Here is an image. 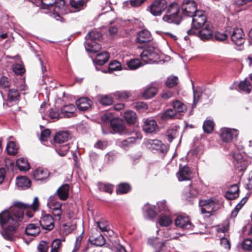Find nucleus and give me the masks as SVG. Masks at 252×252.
<instances>
[{"label": "nucleus", "instance_id": "a18cd8bd", "mask_svg": "<svg viewBox=\"0 0 252 252\" xmlns=\"http://www.w3.org/2000/svg\"><path fill=\"white\" fill-rule=\"evenodd\" d=\"M234 160L236 161L235 165L239 167V165L236 164H240V166L241 167L240 170H243L246 169L245 162L243 160V158L240 154H234L233 156Z\"/></svg>", "mask_w": 252, "mask_h": 252}, {"label": "nucleus", "instance_id": "338daca9", "mask_svg": "<svg viewBox=\"0 0 252 252\" xmlns=\"http://www.w3.org/2000/svg\"><path fill=\"white\" fill-rule=\"evenodd\" d=\"M49 116L52 119H59L60 118V114L58 110L51 108L49 111Z\"/></svg>", "mask_w": 252, "mask_h": 252}, {"label": "nucleus", "instance_id": "864d4df0", "mask_svg": "<svg viewBox=\"0 0 252 252\" xmlns=\"http://www.w3.org/2000/svg\"><path fill=\"white\" fill-rule=\"evenodd\" d=\"M142 63L138 59H133L128 62L127 65L130 69H136L141 65Z\"/></svg>", "mask_w": 252, "mask_h": 252}, {"label": "nucleus", "instance_id": "4d7b16f0", "mask_svg": "<svg viewBox=\"0 0 252 252\" xmlns=\"http://www.w3.org/2000/svg\"><path fill=\"white\" fill-rule=\"evenodd\" d=\"M136 139L133 137H128L127 139L122 141L121 146L124 148H127L134 144Z\"/></svg>", "mask_w": 252, "mask_h": 252}, {"label": "nucleus", "instance_id": "7c9ffc66", "mask_svg": "<svg viewBox=\"0 0 252 252\" xmlns=\"http://www.w3.org/2000/svg\"><path fill=\"white\" fill-rule=\"evenodd\" d=\"M16 185L19 188L27 189L31 186V181L26 177H17L16 179Z\"/></svg>", "mask_w": 252, "mask_h": 252}, {"label": "nucleus", "instance_id": "aec40b11", "mask_svg": "<svg viewBox=\"0 0 252 252\" xmlns=\"http://www.w3.org/2000/svg\"><path fill=\"white\" fill-rule=\"evenodd\" d=\"M152 38L150 32L148 30H144L138 33L136 41L138 43H143L150 41Z\"/></svg>", "mask_w": 252, "mask_h": 252}, {"label": "nucleus", "instance_id": "8fccbe9b", "mask_svg": "<svg viewBox=\"0 0 252 252\" xmlns=\"http://www.w3.org/2000/svg\"><path fill=\"white\" fill-rule=\"evenodd\" d=\"M54 197L51 196L48 199V202L47 203V205L49 208L52 210L53 211V208L55 209H58L59 208H61L62 203L59 202H55L54 200Z\"/></svg>", "mask_w": 252, "mask_h": 252}, {"label": "nucleus", "instance_id": "423d86ee", "mask_svg": "<svg viewBox=\"0 0 252 252\" xmlns=\"http://www.w3.org/2000/svg\"><path fill=\"white\" fill-rule=\"evenodd\" d=\"M198 10L197 4L194 0H184L183 1L182 5V12L184 15L192 17Z\"/></svg>", "mask_w": 252, "mask_h": 252}, {"label": "nucleus", "instance_id": "de8ad7c7", "mask_svg": "<svg viewBox=\"0 0 252 252\" xmlns=\"http://www.w3.org/2000/svg\"><path fill=\"white\" fill-rule=\"evenodd\" d=\"M99 189L109 193H111L113 190V186L111 184L100 183L98 184Z\"/></svg>", "mask_w": 252, "mask_h": 252}, {"label": "nucleus", "instance_id": "cd10ccee", "mask_svg": "<svg viewBox=\"0 0 252 252\" xmlns=\"http://www.w3.org/2000/svg\"><path fill=\"white\" fill-rule=\"evenodd\" d=\"M96 227L102 232H107L109 235L113 233V231L110 229L108 222L105 220H100L96 222Z\"/></svg>", "mask_w": 252, "mask_h": 252}, {"label": "nucleus", "instance_id": "603ef678", "mask_svg": "<svg viewBox=\"0 0 252 252\" xmlns=\"http://www.w3.org/2000/svg\"><path fill=\"white\" fill-rule=\"evenodd\" d=\"M6 150L9 155L16 154L17 153V148L15 143L13 141L8 142L6 146Z\"/></svg>", "mask_w": 252, "mask_h": 252}, {"label": "nucleus", "instance_id": "ea45409f", "mask_svg": "<svg viewBox=\"0 0 252 252\" xmlns=\"http://www.w3.org/2000/svg\"><path fill=\"white\" fill-rule=\"evenodd\" d=\"M124 118L129 124H134L136 119V115L132 111H127L124 113Z\"/></svg>", "mask_w": 252, "mask_h": 252}, {"label": "nucleus", "instance_id": "2eb2a0df", "mask_svg": "<svg viewBox=\"0 0 252 252\" xmlns=\"http://www.w3.org/2000/svg\"><path fill=\"white\" fill-rule=\"evenodd\" d=\"M177 178L180 181L189 180L191 179V171L187 166L180 167L177 173Z\"/></svg>", "mask_w": 252, "mask_h": 252}, {"label": "nucleus", "instance_id": "37998d69", "mask_svg": "<svg viewBox=\"0 0 252 252\" xmlns=\"http://www.w3.org/2000/svg\"><path fill=\"white\" fill-rule=\"evenodd\" d=\"M130 189V186L128 184L121 183L118 185L116 191L118 194H125L129 192Z\"/></svg>", "mask_w": 252, "mask_h": 252}, {"label": "nucleus", "instance_id": "6e6552de", "mask_svg": "<svg viewBox=\"0 0 252 252\" xmlns=\"http://www.w3.org/2000/svg\"><path fill=\"white\" fill-rule=\"evenodd\" d=\"M89 241L94 245L98 247H101L105 243V240L97 228H94L92 229V234L90 235Z\"/></svg>", "mask_w": 252, "mask_h": 252}, {"label": "nucleus", "instance_id": "c85d7f7f", "mask_svg": "<svg viewBox=\"0 0 252 252\" xmlns=\"http://www.w3.org/2000/svg\"><path fill=\"white\" fill-rule=\"evenodd\" d=\"M56 0H41L36 1V6L40 7L43 9L51 10L54 6Z\"/></svg>", "mask_w": 252, "mask_h": 252}, {"label": "nucleus", "instance_id": "bb28decb", "mask_svg": "<svg viewBox=\"0 0 252 252\" xmlns=\"http://www.w3.org/2000/svg\"><path fill=\"white\" fill-rule=\"evenodd\" d=\"M69 187L67 184L62 186L57 190V193L60 199L64 200L68 197Z\"/></svg>", "mask_w": 252, "mask_h": 252}, {"label": "nucleus", "instance_id": "a878e982", "mask_svg": "<svg viewBox=\"0 0 252 252\" xmlns=\"http://www.w3.org/2000/svg\"><path fill=\"white\" fill-rule=\"evenodd\" d=\"M111 126L113 130L117 132H122L125 128L124 122L117 118L114 119L111 121Z\"/></svg>", "mask_w": 252, "mask_h": 252}, {"label": "nucleus", "instance_id": "052dcab7", "mask_svg": "<svg viewBox=\"0 0 252 252\" xmlns=\"http://www.w3.org/2000/svg\"><path fill=\"white\" fill-rule=\"evenodd\" d=\"M177 129L175 128L169 129L166 132V136L168 138V140L171 142L177 136Z\"/></svg>", "mask_w": 252, "mask_h": 252}, {"label": "nucleus", "instance_id": "20e7f679", "mask_svg": "<svg viewBox=\"0 0 252 252\" xmlns=\"http://www.w3.org/2000/svg\"><path fill=\"white\" fill-rule=\"evenodd\" d=\"M168 6L166 0H154L147 7V11L153 16H160Z\"/></svg>", "mask_w": 252, "mask_h": 252}, {"label": "nucleus", "instance_id": "dca6fc26", "mask_svg": "<svg viewBox=\"0 0 252 252\" xmlns=\"http://www.w3.org/2000/svg\"><path fill=\"white\" fill-rule=\"evenodd\" d=\"M50 173L46 169L38 168L35 169L32 173L33 178L37 181H43L48 178Z\"/></svg>", "mask_w": 252, "mask_h": 252}, {"label": "nucleus", "instance_id": "9b49d317", "mask_svg": "<svg viewBox=\"0 0 252 252\" xmlns=\"http://www.w3.org/2000/svg\"><path fill=\"white\" fill-rule=\"evenodd\" d=\"M199 31L196 32L198 36L202 40H207L211 39L213 36L212 26L210 23H207L205 26L199 28Z\"/></svg>", "mask_w": 252, "mask_h": 252}, {"label": "nucleus", "instance_id": "5701e85b", "mask_svg": "<svg viewBox=\"0 0 252 252\" xmlns=\"http://www.w3.org/2000/svg\"><path fill=\"white\" fill-rule=\"evenodd\" d=\"M239 187L237 184L232 185L227 191L225 196L229 200L235 199L239 195Z\"/></svg>", "mask_w": 252, "mask_h": 252}, {"label": "nucleus", "instance_id": "e2e57ef3", "mask_svg": "<svg viewBox=\"0 0 252 252\" xmlns=\"http://www.w3.org/2000/svg\"><path fill=\"white\" fill-rule=\"evenodd\" d=\"M69 146L68 144H65L63 146H61V147L58 149V150H56L58 152V154L61 156H64L68 152Z\"/></svg>", "mask_w": 252, "mask_h": 252}, {"label": "nucleus", "instance_id": "774afa93", "mask_svg": "<svg viewBox=\"0 0 252 252\" xmlns=\"http://www.w3.org/2000/svg\"><path fill=\"white\" fill-rule=\"evenodd\" d=\"M134 107L138 111H144L148 109L147 105L143 102H138L135 103Z\"/></svg>", "mask_w": 252, "mask_h": 252}, {"label": "nucleus", "instance_id": "6e6d98bb", "mask_svg": "<svg viewBox=\"0 0 252 252\" xmlns=\"http://www.w3.org/2000/svg\"><path fill=\"white\" fill-rule=\"evenodd\" d=\"M178 77L176 76H171L169 77L166 80V85L168 88H172L177 85L178 84Z\"/></svg>", "mask_w": 252, "mask_h": 252}, {"label": "nucleus", "instance_id": "393cba45", "mask_svg": "<svg viewBox=\"0 0 252 252\" xmlns=\"http://www.w3.org/2000/svg\"><path fill=\"white\" fill-rule=\"evenodd\" d=\"M25 232L27 235L34 237L39 234L40 228L37 224L31 223L27 226Z\"/></svg>", "mask_w": 252, "mask_h": 252}, {"label": "nucleus", "instance_id": "09e8293b", "mask_svg": "<svg viewBox=\"0 0 252 252\" xmlns=\"http://www.w3.org/2000/svg\"><path fill=\"white\" fill-rule=\"evenodd\" d=\"M214 122L211 120H206L204 121L203 128L205 132L211 133L214 129Z\"/></svg>", "mask_w": 252, "mask_h": 252}, {"label": "nucleus", "instance_id": "680f3d73", "mask_svg": "<svg viewBox=\"0 0 252 252\" xmlns=\"http://www.w3.org/2000/svg\"><path fill=\"white\" fill-rule=\"evenodd\" d=\"M220 244L226 251H228L230 249L229 240L226 238L222 237L220 240Z\"/></svg>", "mask_w": 252, "mask_h": 252}, {"label": "nucleus", "instance_id": "2f4dec72", "mask_svg": "<svg viewBox=\"0 0 252 252\" xmlns=\"http://www.w3.org/2000/svg\"><path fill=\"white\" fill-rule=\"evenodd\" d=\"M16 165L21 171H27L30 169V164L28 160L24 158L17 159Z\"/></svg>", "mask_w": 252, "mask_h": 252}, {"label": "nucleus", "instance_id": "f8f14e48", "mask_svg": "<svg viewBox=\"0 0 252 252\" xmlns=\"http://www.w3.org/2000/svg\"><path fill=\"white\" fill-rule=\"evenodd\" d=\"M39 223L43 229L48 231L52 230L55 226L54 219L49 214H42Z\"/></svg>", "mask_w": 252, "mask_h": 252}, {"label": "nucleus", "instance_id": "f03ea898", "mask_svg": "<svg viewBox=\"0 0 252 252\" xmlns=\"http://www.w3.org/2000/svg\"><path fill=\"white\" fill-rule=\"evenodd\" d=\"M166 13L162 16L163 21L168 23H175L178 25L180 23L182 18L180 14V7L176 2L168 4Z\"/></svg>", "mask_w": 252, "mask_h": 252}, {"label": "nucleus", "instance_id": "c03bdc74", "mask_svg": "<svg viewBox=\"0 0 252 252\" xmlns=\"http://www.w3.org/2000/svg\"><path fill=\"white\" fill-rule=\"evenodd\" d=\"M99 102L103 105H110L112 104L113 99L111 96L108 95H100L98 96Z\"/></svg>", "mask_w": 252, "mask_h": 252}, {"label": "nucleus", "instance_id": "9d476101", "mask_svg": "<svg viewBox=\"0 0 252 252\" xmlns=\"http://www.w3.org/2000/svg\"><path fill=\"white\" fill-rule=\"evenodd\" d=\"M175 223L176 226L186 230H193L194 227L191 223L188 217L178 216L175 220Z\"/></svg>", "mask_w": 252, "mask_h": 252}, {"label": "nucleus", "instance_id": "6ab92c4d", "mask_svg": "<svg viewBox=\"0 0 252 252\" xmlns=\"http://www.w3.org/2000/svg\"><path fill=\"white\" fill-rule=\"evenodd\" d=\"M92 104V101L87 97H82L76 101V106L80 111L88 110L91 107Z\"/></svg>", "mask_w": 252, "mask_h": 252}, {"label": "nucleus", "instance_id": "f257e3e1", "mask_svg": "<svg viewBox=\"0 0 252 252\" xmlns=\"http://www.w3.org/2000/svg\"><path fill=\"white\" fill-rule=\"evenodd\" d=\"M39 206L37 197H35L31 205L24 204L20 202H15L14 206L8 211H4L0 214V223L3 228L0 232L4 239L11 241L16 233L18 226V221H21L23 218L22 209H32V211H27L26 215L29 218L33 216Z\"/></svg>", "mask_w": 252, "mask_h": 252}, {"label": "nucleus", "instance_id": "3c124183", "mask_svg": "<svg viewBox=\"0 0 252 252\" xmlns=\"http://www.w3.org/2000/svg\"><path fill=\"white\" fill-rule=\"evenodd\" d=\"M121 69V65L120 62L117 61H113L109 63L108 72L109 73L113 71L120 70Z\"/></svg>", "mask_w": 252, "mask_h": 252}, {"label": "nucleus", "instance_id": "0eeeda50", "mask_svg": "<svg viewBox=\"0 0 252 252\" xmlns=\"http://www.w3.org/2000/svg\"><path fill=\"white\" fill-rule=\"evenodd\" d=\"M239 132L236 129L223 127L220 130V137L223 142L229 143L232 141L234 137L236 138Z\"/></svg>", "mask_w": 252, "mask_h": 252}, {"label": "nucleus", "instance_id": "f3484780", "mask_svg": "<svg viewBox=\"0 0 252 252\" xmlns=\"http://www.w3.org/2000/svg\"><path fill=\"white\" fill-rule=\"evenodd\" d=\"M200 205L202 206V213L211 214L214 211L216 203L212 200H207L201 201L200 202Z\"/></svg>", "mask_w": 252, "mask_h": 252}, {"label": "nucleus", "instance_id": "7ed1b4c3", "mask_svg": "<svg viewBox=\"0 0 252 252\" xmlns=\"http://www.w3.org/2000/svg\"><path fill=\"white\" fill-rule=\"evenodd\" d=\"M191 17H192V29L188 31L189 34H196V32L194 30H198L202 26L204 27L206 24L210 23L207 21L206 16L204 11L202 10H198Z\"/></svg>", "mask_w": 252, "mask_h": 252}, {"label": "nucleus", "instance_id": "c9c22d12", "mask_svg": "<svg viewBox=\"0 0 252 252\" xmlns=\"http://www.w3.org/2000/svg\"><path fill=\"white\" fill-rule=\"evenodd\" d=\"M158 90L154 87H149L146 89L142 94V95L146 99L154 97L157 93Z\"/></svg>", "mask_w": 252, "mask_h": 252}, {"label": "nucleus", "instance_id": "f704fd0d", "mask_svg": "<svg viewBox=\"0 0 252 252\" xmlns=\"http://www.w3.org/2000/svg\"><path fill=\"white\" fill-rule=\"evenodd\" d=\"M158 222L161 226L167 227L172 223V220L168 216L161 215L158 218Z\"/></svg>", "mask_w": 252, "mask_h": 252}, {"label": "nucleus", "instance_id": "b1692460", "mask_svg": "<svg viewBox=\"0 0 252 252\" xmlns=\"http://www.w3.org/2000/svg\"><path fill=\"white\" fill-rule=\"evenodd\" d=\"M110 57L109 54L107 52H101L96 55L94 62L97 65H102L105 63Z\"/></svg>", "mask_w": 252, "mask_h": 252}, {"label": "nucleus", "instance_id": "49530a36", "mask_svg": "<svg viewBox=\"0 0 252 252\" xmlns=\"http://www.w3.org/2000/svg\"><path fill=\"white\" fill-rule=\"evenodd\" d=\"M239 88L241 91L247 93H250L251 91L252 86L250 82L245 80L240 83Z\"/></svg>", "mask_w": 252, "mask_h": 252}, {"label": "nucleus", "instance_id": "4c0bfd02", "mask_svg": "<svg viewBox=\"0 0 252 252\" xmlns=\"http://www.w3.org/2000/svg\"><path fill=\"white\" fill-rule=\"evenodd\" d=\"M176 115L175 110L172 109H168L161 115V119L164 121L172 119Z\"/></svg>", "mask_w": 252, "mask_h": 252}, {"label": "nucleus", "instance_id": "4468645a", "mask_svg": "<svg viewBox=\"0 0 252 252\" xmlns=\"http://www.w3.org/2000/svg\"><path fill=\"white\" fill-rule=\"evenodd\" d=\"M148 143L150 145V148H151L154 151H156L162 154H164L167 151V146L160 141L157 139L149 140Z\"/></svg>", "mask_w": 252, "mask_h": 252}, {"label": "nucleus", "instance_id": "72a5a7b5", "mask_svg": "<svg viewBox=\"0 0 252 252\" xmlns=\"http://www.w3.org/2000/svg\"><path fill=\"white\" fill-rule=\"evenodd\" d=\"M70 4L76 11H78L86 6V2L84 0H70Z\"/></svg>", "mask_w": 252, "mask_h": 252}, {"label": "nucleus", "instance_id": "a211bd4d", "mask_svg": "<svg viewBox=\"0 0 252 252\" xmlns=\"http://www.w3.org/2000/svg\"><path fill=\"white\" fill-rule=\"evenodd\" d=\"M142 127L145 132L152 133L158 128V125L154 120L148 119L144 121Z\"/></svg>", "mask_w": 252, "mask_h": 252}, {"label": "nucleus", "instance_id": "13d9d810", "mask_svg": "<svg viewBox=\"0 0 252 252\" xmlns=\"http://www.w3.org/2000/svg\"><path fill=\"white\" fill-rule=\"evenodd\" d=\"M49 248V245L47 242L41 241L37 246V250L38 252H48Z\"/></svg>", "mask_w": 252, "mask_h": 252}, {"label": "nucleus", "instance_id": "0e129e2a", "mask_svg": "<svg viewBox=\"0 0 252 252\" xmlns=\"http://www.w3.org/2000/svg\"><path fill=\"white\" fill-rule=\"evenodd\" d=\"M10 86V83L8 79L5 76H2L0 78V87L3 88H8Z\"/></svg>", "mask_w": 252, "mask_h": 252}, {"label": "nucleus", "instance_id": "69168bd1", "mask_svg": "<svg viewBox=\"0 0 252 252\" xmlns=\"http://www.w3.org/2000/svg\"><path fill=\"white\" fill-rule=\"evenodd\" d=\"M214 37L218 41H223L227 39V35L224 33L216 32L214 34Z\"/></svg>", "mask_w": 252, "mask_h": 252}, {"label": "nucleus", "instance_id": "79ce46f5", "mask_svg": "<svg viewBox=\"0 0 252 252\" xmlns=\"http://www.w3.org/2000/svg\"><path fill=\"white\" fill-rule=\"evenodd\" d=\"M62 247L61 240L59 239H55L52 242L50 252H60Z\"/></svg>", "mask_w": 252, "mask_h": 252}, {"label": "nucleus", "instance_id": "5fc2aeb1", "mask_svg": "<svg viewBox=\"0 0 252 252\" xmlns=\"http://www.w3.org/2000/svg\"><path fill=\"white\" fill-rule=\"evenodd\" d=\"M242 248L245 251H252V240L251 239H245L241 244Z\"/></svg>", "mask_w": 252, "mask_h": 252}, {"label": "nucleus", "instance_id": "1a4fd4ad", "mask_svg": "<svg viewBox=\"0 0 252 252\" xmlns=\"http://www.w3.org/2000/svg\"><path fill=\"white\" fill-rule=\"evenodd\" d=\"M231 40L238 45H242L245 41L244 34L241 28H235L229 32Z\"/></svg>", "mask_w": 252, "mask_h": 252}, {"label": "nucleus", "instance_id": "e433bc0d", "mask_svg": "<svg viewBox=\"0 0 252 252\" xmlns=\"http://www.w3.org/2000/svg\"><path fill=\"white\" fill-rule=\"evenodd\" d=\"M20 94L17 90L11 89L7 94V99L9 101H15L19 99Z\"/></svg>", "mask_w": 252, "mask_h": 252}, {"label": "nucleus", "instance_id": "58836bf2", "mask_svg": "<svg viewBox=\"0 0 252 252\" xmlns=\"http://www.w3.org/2000/svg\"><path fill=\"white\" fill-rule=\"evenodd\" d=\"M101 37V33L99 31H93L89 32L86 36V41H96Z\"/></svg>", "mask_w": 252, "mask_h": 252}, {"label": "nucleus", "instance_id": "c756f323", "mask_svg": "<svg viewBox=\"0 0 252 252\" xmlns=\"http://www.w3.org/2000/svg\"><path fill=\"white\" fill-rule=\"evenodd\" d=\"M70 137V134L66 131L57 133L54 138L55 143L61 144L66 141Z\"/></svg>", "mask_w": 252, "mask_h": 252}, {"label": "nucleus", "instance_id": "412c9836", "mask_svg": "<svg viewBox=\"0 0 252 252\" xmlns=\"http://www.w3.org/2000/svg\"><path fill=\"white\" fill-rule=\"evenodd\" d=\"M75 107L72 104H69L63 106L61 109V113L65 118L72 117L75 116Z\"/></svg>", "mask_w": 252, "mask_h": 252}, {"label": "nucleus", "instance_id": "bf43d9fd", "mask_svg": "<svg viewBox=\"0 0 252 252\" xmlns=\"http://www.w3.org/2000/svg\"><path fill=\"white\" fill-rule=\"evenodd\" d=\"M114 95L119 99H126L130 96V94L126 91H117Z\"/></svg>", "mask_w": 252, "mask_h": 252}, {"label": "nucleus", "instance_id": "4be33fe9", "mask_svg": "<svg viewBox=\"0 0 252 252\" xmlns=\"http://www.w3.org/2000/svg\"><path fill=\"white\" fill-rule=\"evenodd\" d=\"M85 48L88 52L94 53L99 51L101 49V46L96 41H86Z\"/></svg>", "mask_w": 252, "mask_h": 252}, {"label": "nucleus", "instance_id": "473e14b6", "mask_svg": "<svg viewBox=\"0 0 252 252\" xmlns=\"http://www.w3.org/2000/svg\"><path fill=\"white\" fill-rule=\"evenodd\" d=\"M172 106L176 112L184 113L187 110L186 105L178 100H176L173 102Z\"/></svg>", "mask_w": 252, "mask_h": 252}, {"label": "nucleus", "instance_id": "39448f33", "mask_svg": "<svg viewBox=\"0 0 252 252\" xmlns=\"http://www.w3.org/2000/svg\"><path fill=\"white\" fill-rule=\"evenodd\" d=\"M141 58L146 63L157 62L159 59V50L153 47H148L141 53Z\"/></svg>", "mask_w": 252, "mask_h": 252}, {"label": "nucleus", "instance_id": "ddd939ff", "mask_svg": "<svg viewBox=\"0 0 252 252\" xmlns=\"http://www.w3.org/2000/svg\"><path fill=\"white\" fill-rule=\"evenodd\" d=\"M55 17H60V15H64L68 13L67 6L64 0H58L54 4L53 9Z\"/></svg>", "mask_w": 252, "mask_h": 252}, {"label": "nucleus", "instance_id": "a19ab883", "mask_svg": "<svg viewBox=\"0 0 252 252\" xmlns=\"http://www.w3.org/2000/svg\"><path fill=\"white\" fill-rule=\"evenodd\" d=\"M148 243L153 246L156 252H159L163 246V243L157 239H149Z\"/></svg>", "mask_w": 252, "mask_h": 252}]
</instances>
